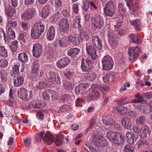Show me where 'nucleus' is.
Masks as SVG:
<instances>
[{"instance_id":"f257e3e1","label":"nucleus","mask_w":152,"mask_h":152,"mask_svg":"<svg viewBox=\"0 0 152 152\" xmlns=\"http://www.w3.org/2000/svg\"><path fill=\"white\" fill-rule=\"evenodd\" d=\"M18 96L24 101H28L33 96L32 91H28L24 88H22L18 91Z\"/></svg>"},{"instance_id":"f03ea898","label":"nucleus","mask_w":152,"mask_h":152,"mask_svg":"<svg viewBox=\"0 0 152 152\" xmlns=\"http://www.w3.org/2000/svg\"><path fill=\"white\" fill-rule=\"evenodd\" d=\"M141 53L140 48L137 46L131 47L128 48L129 59L132 61H135L139 54Z\"/></svg>"},{"instance_id":"7ed1b4c3","label":"nucleus","mask_w":152,"mask_h":152,"mask_svg":"<svg viewBox=\"0 0 152 152\" xmlns=\"http://www.w3.org/2000/svg\"><path fill=\"white\" fill-rule=\"evenodd\" d=\"M44 25L39 23H36L34 25V27L31 29V35L32 37L38 38L42 33L44 30Z\"/></svg>"},{"instance_id":"20e7f679","label":"nucleus","mask_w":152,"mask_h":152,"mask_svg":"<svg viewBox=\"0 0 152 152\" xmlns=\"http://www.w3.org/2000/svg\"><path fill=\"white\" fill-rule=\"evenodd\" d=\"M103 69L104 70H109L113 67V62L112 58L109 56H104L102 59Z\"/></svg>"},{"instance_id":"39448f33","label":"nucleus","mask_w":152,"mask_h":152,"mask_svg":"<svg viewBox=\"0 0 152 152\" xmlns=\"http://www.w3.org/2000/svg\"><path fill=\"white\" fill-rule=\"evenodd\" d=\"M46 75L47 78L51 83L58 85L61 83L59 76L55 72L50 71L47 73Z\"/></svg>"},{"instance_id":"423d86ee","label":"nucleus","mask_w":152,"mask_h":152,"mask_svg":"<svg viewBox=\"0 0 152 152\" xmlns=\"http://www.w3.org/2000/svg\"><path fill=\"white\" fill-rule=\"evenodd\" d=\"M91 20L94 26L97 28L100 29L103 26V18L100 15H98L96 17H93Z\"/></svg>"},{"instance_id":"0eeeda50","label":"nucleus","mask_w":152,"mask_h":152,"mask_svg":"<svg viewBox=\"0 0 152 152\" xmlns=\"http://www.w3.org/2000/svg\"><path fill=\"white\" fill-rule=\"evenodd\" d=\"M92 67L91 62L90 60L87 59L85 61L84 59H82L81 68L83 72H89L91 71Z\"/></svg>"},{"instance_id":"6e6552de","label":"nucleus","mask_w":152,"mask_h":152,"mask_svg":"<svg viewBox=\"0 0 152 152\" xmlns=\"http://www.w3.org/2000/svg\"><path fill=\"white\" fill-rule=\"evenodd\" d=\"M59 30L61 33L66 32L69 29V24L67 19L66 18H62L58 23Z\"/></svg>"},{"instance_id":"1a4fd4ad","label":"nucleus","mask_w":152,"mask_h":152,"mask_svg":"<svg viewBox=\"0 0 152 152\" xmlns=\"http://www.w3.org/2000/svg\"><path fill=\"white\" fill-rule=\"evenodd\" d=\"M89 88L88 84L81 83L75 87V93L77 94H84L88 91Z\"/></svg>"},{"instance_id":"9d476101","label":"nucleus","mask_w":152,"mask_h":152,"mask_svg":"<svg viewBox=\"0 0 152 152\" xmlns=\"http://www.w3.org/2000/svg\"><path fill=\"white\" fill-rule=\"evenodd\" d=\"M32 51L34 56L37 58H39L42 53V46L39 43H36L34 45Z\"/></svg>"},{"instance_id":"9b49d317","label":"nucleus","mask_w":152,"mask_h":152,"mask_svg":"<svg viewBox=\"0 0 152 152\" xmlns=\"http://www.w3.org/2000/svg\"><path fill=\"white\" fill-rule=\"evenodd\" d=\"M127 6L129 10L136 11L138 10V1L137 0H125Z\"/></svg>"},{"instance_id":"f8f14e48","label":"nucleus","mask_w":152,"mask_h":152,"mask_svg":"<svg viewBox=\"0 0 152 152\" xmlns=\"http://www.w3.org/2000/svg\"><path fill=\"white\" fill-rule=\"evenodd\" d=\"M70 62L69 59L66 57H64L58 60L56 62V64L59 68L62 69L67 66Z\"/></svg>"},{"instance_id":"ddd939ff","label":"nucleus","mask_w":152,"mask_h":152,"mask_svg":"<svg viewBox=\"0 0 152 152\" xmlns=\"http://www.w3.org/2000/svg\"><path fill=\"white\" fill-rule=\"evenodd\" d=\"M85 146L86 147H84V148L86 151H88L87 148H88L92 152H100L99 147L96 142H91V143H86Z\"/></svg>"},{"instance_id":"4468645a","label":"nucleus","mask_w":152,"mask_h":152,"mask_svg":"<svg viewBox=\"0 0 152 152\" xmlns=\"http://www.w3.org/2000/svg\"><path fill=\"white\" fill-rule=\"evenodd\" d=\"M35 13V11L34 10H27L22 13L21 18L25 20H29L32 18Z\"/></svg>"},{"instance_id":"2eb2a0df","label":"nucleus","mask_w":152,"mask_h":152,"mask_svg":"<svg viewBox=\"0 0 152 152\" xmlns=\"http://www.w3.org/2000/svg\"><path fill=\"white\" fill-rule=\"evenodd\" d=\"M86 50L88 54L90 55L92 58L95 60L97 58L96 54V50L92 45L86 46Z\"/></svg>"},{"instance_id":"dca6fc26","label":"nucleus","mask_w":152,"mask_h":152,"mask_svg":"<svg viewBox=\"0 0 152 152\" xmlns=\"http://www.w3.org/2000/svg\"><path fill=\"white\" fill-rule=\"evenodd\" d=\"M112 142L115 144L122 145L124 142V137L121 133H118Z\"/></svg>"},{"instance_id":"f3484780","label":"nucleus","mask_w":152,"mask_h":152,"mask_svg":"<svg viewBox=\"0 0 152 152\" xmlns=\"http://www.w3.org/2000/svg\"><path fill=\"white\" fill-rule=\"evenodd\" d=\"M121 123L124 128L127 129L130 128L132 126V123L131 119L127 117L122 118L121 121Z\"/></svg>"},{"instance_id":"a211bd4d","label":"nucleus","mask_w":152,"mask_h":152,"mask_svg":"<svg viewBox=\"0 0 152 152\" xmlns=\"http://www.w3.org/2000/svg\"><path fill=\"white\" fill-rule=\"evenodd\" d=\"M150 130L149 128L147 126H145L140 129L138 135L142 138L147 137V135L149 134Z\"/></svg>"},{"instance_id":"6ab92c4d","label":"nucleus","mask_w":152,"mask_h":152,"mask_svg":"<svg viewBox=\"0 0 152 152\" xmlns=\"http://www.w3.org/2000/svg\"><path fill=\"white\" fill-rule=\"evenodd\" d=\"M43 140L44 142L48 143L49 145H50L53 142L54 138L51 134L47 132L45 135Z\"/></svg>"},{"instance_id":"aec40b11","label":"nucleus","mask_w":152,"mask_h":152,"mask_svg":"<svg viewBox=\"0 0 152 152\" xmlns=\"http://www.w3.org/2000/svg\"><path fill=\"white\" fill-rule=\"evenodd\" d=\"M129 22L131 24L133 27H134L136 29L140 31L141 30V22L140 20L138 19L135 20H133L131 19H129Z\"/></svg>"},{"instance_id":"412c9836","label":"nucleus","mask_w":152,"mask_h":152,"mask_svg":"<svg viewBox=\"0 0 152 152\" xmlns=\"http://www.w3.org/2000/svg\"><path fill=\"white\" fill-rule=\"evenodd\" d=\"M114 121L112 118L111 117L104 116L103 117V123L106 126H108L110 128L113 123H114Z\"/></svg>"},{"instance_id":"4be33fe9","label":"nucleus","mask_w":152,"mask_h":152,"mask_svg":"<svg viewBox=\"0 0 152 152\" xmlns=\"http://www.w3.org/2000/svg\"><path fill=\"white\" fill-rule=\"evenodd\" d=\"M20 66V64L17 63L15 64L12 67V72L11 75L14 77H16L19 75V69Z\"/></svg>"},{"instance_id":"5701e85b","label":"nucleus","mask_w":152,"mask_h":152,"mask_svg":"<svg viewBox=\"0 0 152 152\" xmlns=\"http://www.w3.org/2000/svg\"><path fill=\"white\" fill-rule=\"evenodd\" d=\"M80 18L78 16H76L74 17L73 25L74 28L78 29L81 28L82 26L80 24Z\"/></svg>"},{"instance_id":"b1692460","label":"nucleus","mask_w":152,"mask_h":152,"mask_svg":"<svg viewBox=\"0 0 152 152\" xmlns=\"http://www.w3.org/2000/svg\"><path fill=\"white\" fill-rule=\"evenodd\" d=\"M80 50L77 48H72L68 51L67 54L72 57L75 58L78 54L80 52Z\"/></svg>"},{"instance_id":"393cba45","label":"nucleus","mask_w":152,"mask_h":152,"mask_svg":"<svg viewBox=\"0 0 152 152\" xmlns=\"http://www.w3.org/2000/svg\"><path fill=\"white\" fill-rule=\"evenodd\" d=\"M24 77L22 76H18L16 79L13 81L14 84L15 86H19L23 84L24 81Z\"/></svg>"},{"instance_id":"a878e982","label":"nucleus","mask_w":152,"mask_h":152,"mask_svg":"<svg viewBox=\"0 0 152 152\" xmlns=\"http://www.w3.org/2000/svg\"><path fill=\"white\" fill-rule=\"evenodd\" d=\"M92 42L96 48L98 50H101L102 47V43L100 39H92Z\"/></svg>"},{"instance_id":"bb28decb","label":"nucleus","mask_w":152,"mask_h":152,"mask_svg":"<svg viewBox=\"0 0 152 152\" xmlns=\"http://www.w3.org/2000/svg\"><path fill=\"white\" fill-rule=\"evenodd\" d=\"M50 13V7L48 6H46L42 10L41 15L42 18H45L48 17Z\"/></svg>"},{"instance_id":"cd10ccee","label":"nucleus","mask_w":152,"mask_h":152,"mask_svg":"<svg viewBox=\"0 0 152 152\" xmlns=\"http://www.w3.org/2000/svg\"><path fill=\"white\" fill-rule=\"evenodd\" d=\"M5 12L8 16L12 17L15 14L16 10L15 8L10 7L8 9H5Z\"/></svg>"},{"instance_id":"c85d7f7f","label":"nucleus","mask_w":152,"mask_h":152,"mask_svg":"<svg viewBox=\"0 0 152 152\" xmlns=\"http://www.w3.org/2000/svg\"><path fill=\"white\" fill-rule=\"evenodd\" d=\"M64 136L63 134H58L56 137L55 143L56 145L59 146L62 144Z\"/></svg>"},{"instance_id":"c756f323","label":"nucleus","mask_w":152,"mask_h":152,"mask_svg":"<svg viewBox=\"0 0 152 152\" xmlns=\"http://www.w3.org/2000/svg\"><path fill=\"white\" fill-rule=\"evenodd\" d=\"M32 106L34 108L42 109L45 106V103L43 101H37L33 103Z\"/></svg>"},{"instance_id":"7c9ffc66","label":"nucleus","mask_w":152,"mask_h":152,"mask_svg":"<svg viewBox=\"0 0 152 152\" xmlns=\"http://www.w3.org/2000/svg\"><path fill=\"white\" fill-rule=\"evenodd\" d=\"M146 122V119L145 116L141 115L136 120V123L137 125H143Z\"/></svg>"},{"instance_id":"2f4dec72","label":"nucleus","mask_w":152,"mask_h":152,"mask_svg":"<svg viewBox=\"0 0 152 152\" xmlns=\"http://www.w3.org/2000/svg\"><path fill=\"white\" fill-rule=\"evenodd\" d=\"M55 31L53 26H51L47 33V37L48 38H54L55 36Z\"/></svg>"},{"instance_id":"473e14b6","label":"nucleus","mask_w":152,"mask_h":152,"mask_svg":"<svg viewBox=\"0 0 152 152\" xmlns=\"http://www.w3.org/2000/svg\"><path fill=\"white\" fill-rule=\"evenodd\" d=\"M95 142L97 145L100 147H104L107 145V142L106 140H102L100 138H97Z\"/></svg>"},{"instance_id":"72a5a7b5","label":"nucleus","mask_w":152,"mask_h":152,"mask_svg":"<svg viewBox=\"0 0 152 152\" xmlns=\"http://www.w3.org/2000/svg\"><path fill=\"white\" fill-rule=\"evenodd\" d=\"M50 91L49 90H45L42 92V96L43 99L46 101H49L50 99Z\"/></svg>"},{"instance_id":"f704fd0d","label":"nucleus","mask_w":152,"mask_h":152,"mask_svg":"<svg viewBox=\"0 0 152 152\" xmlns=\"http://www.w3.org/2000/svg\"><path fill=\"white\" fill-rule=\"evenodd\" d=\"M104 12L105 15L110 17H112L115 13V10L104 8Z\"/></svg>"},{"instance_id":"c9c22d12","label":"nucleus","mask_w":152,"mask_h":152,"mask_svg":"<svg viewBox=\"0 0 152 152\" xmlns=\"http://www.w3.org/2000/svg\"><path fill=\"white\" fill-rule=\"evenodd\" d=\"M88 73L86 76V79L87 80L91 81L96 78V75L94 72L90 71Z\"/></svg>"},{"instance_id":"e433bc0d","label":"nucleus","mask_w":152,"mask_h":152,"mask_svg":"<svg viewBox=\"0 0 152 152\" xmlns=\"http://www.w3.org/2000/svg\"><path fill=\"white\" fill-rule=\"evenodd\" d=\"M17 22L13 20H8L7 23V26L8 28H14L17 26Z\"/></svg>"},{"instance_id":"4c0bfd02","label":"nucleus","mask_w":152,"mask_h":152,"mask_svg":"<svg viewBox=\"0 0 152 152\" xmlns=\"http://www.w3.org/2000/svg\"><path fill=\"white\" fill-rule=\"evenodd\" d=\"M118 132L112 131L108 132L106 134L107 137L112 141Z\"/></svg>"},{"instance_id":"58836bf2","label":"nucleus","mask_w":152,"mask_h":152,"mask_svg":"<svg viewBox=\"0 0 152 152\" xmlns=\"http://www.w3.org/2000/svg\"><path fill=\"white\" fill-rule=\"evenodd\" d=\"M7 56V50L4 46H0V57L6 58Z\"/></svg>"},{"instance_id":"ea45409f","label":"nucleus","mask_w":152,"mask_h":152,"mask_svg":"<svg viewBox=\"0 0 152 152\" xmlns=\"http://www.w3.org/2000/svg\"><path fill=\"white\" fill-rule=\"evenodd\" d=\"M45 56L48 59H50L53 57V50L51 47L48 48V51L45 53Z\"/></svg>"},{"instance_id":"a19ab883","label":"nucleus","mask_w":152,"mask_h":152,"mask_svg":"<svg viewBox=\"0 0 152 152\" xmlns=\"http://www.w3.org/2000/svg\"><path fill=\"white\" fill-rule=\"evenodd\" d=\"M19 59L23 62H27L28 58L27 55L25 53H20L18 56Z\"/></svg>"},{"instance_id":"79ce46f5","label":"nucleus","mask_w":152,"mask_h":152,"mask_svg":"<svg viewBox=\"0 0 152 152\" xmlns=\"http://www.w3.org/2000/svg\"><path fill=\"white\" fill-rule=\"evenodd\" d=\"M117 110L120 114L122 115L126 114L127 111V108L122 106L118 107L117 108Z\"/></svg>"},{"instance_id":"37998d69","label":"nucleus","mask_w":152,"mask_h":152,"mask_svg":"<svg viewBox=\"0 0 152 152\" xmlns=\"http://www.w3.org/2000/svg\"><path fill=\"white\" fill-rule=\"evenodd\" d=\"M149 105L147 103H146L144 105V107L143 110L142 112L148 114L152 112V109Z\"/></svg>"},{"instance_id":"c03bdc74","label":"nucleus","mask_w":152,"mask_h":152,"mask_svg":"<svg viewBox=\"0 0 152 152\" xmlns=\"http://www.w3.org/2000/svg\"><path fill=\"white\" fill-rule=\"evenodd\" d=\"M87 35L86 33L83 30H80V32L79 34H77V35L76 36L75 35L74 37H73L72 36H71L73 38H84L85 37H87Z\"/></svg>"},{"instance_id":"a18cd8bd","label":"nucleus","mask_w":152,"mask_h":152,"mask_svg":"<svg viewBox=\"0 0 152 152\" xmlns=\"http://www.w3.org/2000/svg\"><path fill=\"white\" fill-rule=\"evenodd\" d=\"M18 43V42L17 40L14 41L11 43L10 48L12 52H15L17 51Z\"/></svg>"},{"instance_id":"49530a36","label":"nucleus","mask_w":152,"mask_h":152,"mask_svg":"<svg viewBox=\"0 0 152 152\" xmlns=\"http://www.w3.org/2000/svg\"><path fill=\"white\" fill-rule=\"evenodd\" d=\"M40 74L35 73L31 72L30 74L28 75L29 78L31 80L37 79L40 76Z\"/></svg>"},{"instance_id":"de8ad7c7","label":"nucleus","mask_w":152,"mask_h":152,"mask_svg":"<svg viewBox=\"0 0 152 152\" xmlns=\"http://www.w3.org/2000/svg\"><path fill=\"white\" fill-rule=\"evenodd\" d=\"M113 75L111 74H108L103 77L102 78L104 82L107 83L109 82L112 81L113 80Z\"/></svg>"},{"instance_id":"09e8293b","label":"nucleus","mask_w":152,"mask_h":152,"mask_svg":"<svg viewBox=\"0 0 152 152\" xmlns=\"http://www.w3.org/2000/svg\"><path fill=\"white\" fill-rule=\"evenodd\" d=\"M108 41L110 45L113 48L116 47L118 45V42L115 39H109Z\"/></svg>"},{"instance_id":"8fccbe9b","label":"nucleus","mask_w":152,"mask_h":152,"mask_svg":"<svg viewBox=\"0 0 152 152\" xmlns=\"http://www.w3.org/2000/svg\"><path fill=\"white\" fill-rule=\"evenodd\" d=\"M118 8L119 12L122 15H124L126 11V9L124 8L122 4H119Z\"/></svg>"},{"instance_id":"3c124183","label":"nucleus","mask_w":152,"mask_h":152,"mask_svg":"<svg viewBox=\"0 0 152 152\" xmlns=\"http://www.w3.org/2000/svg\"><path fill=\"white\" fill-rule=\"evenodd\" d=\"M104 8L115 10L113 3V1H111L107 2Z\"/></svg>"},{"instance_id":"603ef678","label":"nucleus","mask_w":152,"mask_h":152,"mask_svg":"<svg viewBox=\"0 0 152 152\" xmlns=\"http://www.w3.org/2000/svg\"><path fill=\"white\" fill-rule=\"evenodd\" d=\"M72 81H67L64 84V87L66 89H69L73 87V83Z\"/></svg>"},{"instance_id":"864d4df0","label":"nucleus","mask_w":152,"mask_h":152,"mask_svg":"<svg viewBox=\"0 0 152 152\" xmlns=\"http://www.w3.org/2000/svg\"><path fill=\"white\" fill-rule=\"evenodd\" d=\"M123 151L124 152L130 151L133 152L134 151V149L131 145L127 144L125 146Z\"/></svg>"},{"instance_id":"5fc2aeb1","label":"nucleus","mask_w":152,"mask_h":152,"mask_svg":"<svg viewBox=\"0 0 152 152\" xmlns=\"http://www.w3.org/2000/svg\"><path fill=\"white\" fill-rule=\"evenodd\" d=\"M70 95L69 94H64L61 99V102H67L70 99Z\"/></svg>"},{"instance_id":"6e6d98bb","label":"nucleus","mask_w":152,"mask_h":152,"mask_svg":"<svg viewBox=\"0 0 152 152\" xmlns=\"http://www.w3.org/2000/svg\"><path fill=\"white\" fill-rule=\"evenodd\" d=\"M15 34L11 28H8L7 36L8 38H14L15 36Z\"/></svg>"},{"instance_id":"4d7b16f0","label":"nucleus","mask_w":152,"mask_h":152,"mask_svg":"<svg viewBox=\"0 0 152 152\" xmlns=\"http://www.w3.org/2000/svg\"><path fill=\"white\" fill-rule=\"evenodd\" d=\"M53 4L57 7H59L61 6L62 4V1L61 0H53L52 2Z\"/></svg>"},{"instance_id":"13d9d810","label":"nucleus","mask_w":152,"mask_h":152,"mask_svg":"<svg viewBox=\"0 0 152 152\" xmlns=\"http://www.w3.org/2000/svg\"><path fill=\"white\" fill-rule=\"evenodd\" d=\"M145 102V101L143 99L142 96H141L137 99H134L132 101V103H141Z\"/></svg>"},{"instance_id":"bf43d9fd","label":"nucleus","mask_w":152,"mask_h":152,"mask_svg":"<svg viewBox=\"0 0 152 152\" xmlns=\"http://www.w3.org/2000/svg\"><path fill=\"white\" fill-rule=\"evenodd\" d=\"M2 81L4 83L7 81V74L4 71L2 70L1 72Z\"/></svg>"},{"instance_id":"052dcab7","label":"nucleus","mask_w":152,"mask_h":152,"mask_svg":"<svg viewBox=\"0 0 152 152\" xmlns=\"http://www.w3.org/2000/svg\"><path fill=\"white\" fill-rule=\"evenodd\" d=\"M8 64L7 61L6 59L0 60V67H6Z\"/></svg>"},{"instance_id":"680f3d73","label":"nucleus","mask_w":152,"mask_h":152,"mask_svg":"<svg viewBox=\"0 0 152 152\" xmlns=\"http://www.w3.org/2000/svg\"><path fill=\"white\" fill-rule=\"evenodd\" d=\"M128 115L130 118L135 119L137 116V114L135 111L131 110L129 112Z\"/></svg>"},{"instance_id":"e2e57ef3","label":"nucleus","mask_w":152,"mask_h":152,"mask_svg":"<svg viewBox=\"0 0 152 152\" xmlns=\"http://www.w3.org/2000/svg\"><path fill=\"white\" fill-rule=\"evenodd\" d=\"M31 138L28 137L24 139V143L26 147H28L31 143Z\"/></svg>"},{"instance_id":"0e129e2a","label":"nucleus","mask_w":152,"mask_h":152,"mask_svg":"<svg viewBox=\"0 0 152 152\" xmlns=\"http://www.w3.org/2000/svg\"><path fill=\"white\" fill-rule=\"evenodd\" d=\"M121 125L118 123L114 121V123H113L110 128H111L114 129H118L121 127Z\"/></svg>"},{"instance_id":"69168bd1","label":"nucleus","mask_w":152,"mask_h":152,"mask_svg":"<svg viewBox=\"0 0 152 152\" xmlns=\"http://www.w3.org/2000/svg\"><path fill=\"white\" fill-rule=\"evenodd\" d=\"M43 111L41 110L37 112L36 116L39 119L41 120H43Z\"/></svg>"},{"instance_id":"338daca9","label":"nucleus","mask_w":152,"mask_h":152,"mask_svg":"<svg viewBox=\"0 0 152 152\" xmlns=\"http://www.w3.org/2000/svg\"><path fill=\"white\" fill-rule=\"evenodd\" d=\"M61 13L64 16L68 17L70 15V11L68 9L63 10L61 11Z\"/></svg>"},{"instance_id":"774afa93","label":"nucleus","mask_w":152,"mask_h":152,"mask_svg":"<svg viewBox=\"0 0 152 152\" xmlns=\"http://www.w3.org/2000/svg\"><path fill=\"white\" fill-rule=\"evenodd\" d=\"M67 41L65 39H61L59 42L61 47H64L67 45Z\"/></svg>"}]
</instances>
